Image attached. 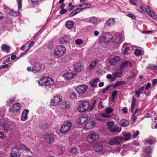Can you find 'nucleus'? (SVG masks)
<instances>
[{"label":"nucleus","instance_id":"f257e3e1","mask_svg":"<svg viewBox=\"0 0 157 157\" xmlns=\"http://www.w3.org/2000/svg\"><path fill=\"white\" fill-rule=\"evenodd\" d=\"M66 52L65 47L63 45H59L55 49L53 54L55 57L58 58L63 56Z\"/></svg>","mask_w":157,"mask_h":157},{"label":"nucleus","instance_id":"f03ea898","mask_svg":"<svg viewBox=\"0 0 157 157\" xmlns=\"http://www.w3.org/2000/svg\"><path fill=\"white\" fill-rule=\"evenodd\" d=\"M123 38L121 35L118 33H117L115 35V37L113 38V35L109 33V41L112 40V43L113 44H118L121 42L123 40Z\"/></svg>","mask_w":157,"mask_h":157},{"label":"nucleus","instance_id":"7ed1b4c3","mask_svg":"<svg viewBox=\"0 0 157 157\" xmlns=\"http://www.w3.org/2000/svg\"><path fill=\"white\" fill-rule=\"evenodd\" d=\"M39 84L41 86H50L54 83V81L52 79L50 78H46L44 77L41 78L38 82Z\"/></svg>","mask_w":157,"mask_h":157},{"label":"nucleus","instance_id":"20e7f679","mask_svg":"<svg viewBox=\"0 0 157 157\" xmlns=\"http://www.w3.org/2000/svg\"><path fill=\"white\" fill-rule=\"evenodd\" d=\"M99 136L98 134L93 131L90 132V134L87 137V140L89 142H94L99 138Z\"/></svg>","mask_w":157,"mask_h":157},{"label":"nucleus","instance_id":"39448f33","mask_svg":"<svg viewBox=\"0 0 157 157\" xmlns=\"http://www.w3.org/2000/svg\"><path fill=\"white\" fill-rule=\"evenodd\" d=\"M71 124L70 122H65L62 125L60 130V132L64 134L68 132L71 128Z\"/></svg>","mask_w":157,"mask_h":157},{"label":"nucleus","instance_id":"423d86ee","mask_svg":"<svg viewBox=\"0 0 157 157\" xmlns=\"http://www.w3.org/2000/svg\"><path fill=\"white\" fill-rule=\"evenodd\" d=\"M44 138L48 144H51L54 142L56 138V136L53 133H46L44 136Z\"/></svg>","mask_w":157,"mask_h":157},{"label":"nucleus","instance_id":"0eeeda50","mask_svg":"<svg viewBox=\"0 0 157 157\" xmlns=\"http://www.w3.org/2000/svg\"><path fill=\"white\" fill-rule=\"evenodd\" d=\"M62 97L60 96H54L50 101L51 105L54 106L59 104L62 100Z\"/></svg>","mask_w":157,"mask_h":157},{"label":"nucleus","instance_id":"6e6552de","mask_svg":"<svg viewBox=\"0 0 157 157\" xmlns=\"http://www.w3.org/2000/svg\"><path fill=\"white\" fill-rule=\"evenodd\" d=\"M152 148L151 146H147L143 151L141 157H151L150 154L152 153Z\"/></svg>","mask_w":157,"mask_h":157},{"label":"nucleus","instance_id":"1a4fd4ad","mask_svg":"<svg viewBox=\"0 0 157 157\" xmlns=\"http://www.w3.org/2000/svg\"><path fill=\"white\" fill-rule=\"evenodd\" d=\"M123 139L122 137L118 136L111 140L109 142V144L110 145L119 144L122 141Z\"/></svg>","mask_w":157,"mask_h":157},{"label":"nucleus","instance_id":"9d476101","mask_svg":"<svg viewBox=\"0 0 157 157\" xmlns=\"http://www.w3.org/2000/svg\"><path fill=\"white\" fill-rule=\"evenodd\" d=\"M122 73V71L121 70L117 71L116 73L114 72L113 74L112 75L109 74V79H110L111 81H113L116 80L117 76H121Z\"/></svg>","mask_w":157,"mask_h":157},{"label":"nucleus","instance_id":"9b49d317","mask_svg":"<svg viewBox=\"0 0 157 157\" xmlns=\"http://www.w3.org/2000/svg\"><path fill=\"white\" fill-rule=\"evenodd\" d=\"M20 104L19 103H15L13 106L10 107L9 111L10 112H16L20 109Z\"/></svg>","mask_w":157,"mask_h":157},{"label":"nucleus","instance_id":"f8f14e48","mask_svg":"<svg viewBox=\"0 0 157 157\" xmlns=\"http://www.w3.org/2000/svg\"><path fill=\"white\" fill-rule=\"evenodd\" d=\"M88 88L87 85H84L78 86L76 89V90L79 94H82L85 92Z\"/></svg>","mask_w":157,"mask_h":157},{"label":"nucleus","instance_id":"ddd939ff","mask_svg":"<svg viewBox=\"0 0 157 157\" xmlns=\"http://www.w3.org/2000/svg\"><path fill=\"white\" fill-rule=\"evenodd\" d=\"M42 64L39 62H36L33 65V72L36 73L42 68Z\"/></svg>","mask_w":157,"mask_h":157},{"label":"nucleus","instance_id":"4468645a","mask_svg":"<svg viewBox=\"0 0 157 157\" xmlns=\"http://www.w3.org/2000/svg\"><path fill=\"white\" fill-rule=\"evenodd\" d=\"M121 128L119 127L117 125H116L113 127H112L109 128V130L112 133H115L117 135L118 133L120 132L121 131Z\"/></svg>","mask_w":157,"mask_h":157},{"label":"nucleus","instance_id":"2eb2a0df","mask_svg":"<svg viewBox=\"0 0 157 157\" xmlns=\"http://www.w3.org/2000/svg\"><path fill=\"white\" fill-rule=\"evenodd\" d=\"M19 148L17 147L13 148L11 152V157H20V155L19 153Z\"/></svg>","mask_w":157,"mask_h":157},{"label":"nucleus","instance_id":"dca6fc26","mask_svg":"<svg viewBox=\"0 0 157 157\" xmlns=\"http://www.w3.org/2000/svg\"><path fill=\"white\" fill-rule=\"evenodd\" d=\"M29 110L28 109H25L23 111L21 117L22 121H25L28 119V115Z\"/></svg>","mask_w":157,"mask_h":157},{"label":"nucleus","instance_id":"f3484780","mask_svg":"<svg viewBox=\"0 0 157 157\" xmlns=\"http://www.w3.org/2000/svg\"><path fill=\"white\" fill-rule=\"evenodd\" d=\"M64 77L66 79L68 80L73 78L75 76V74L71 72H67L65 74L63 75Z\"/></svg>","mask_w":157,"mask_h":157},{"label":"nucleus","instance_id":"a211bd4d","mask_svg":"<svg viewBox=\"0 0 157 157\" xmlns=\"http://www.w3.org/2000/svg\"><path fill=\"white\" fill-rule=\"evenodd\" d=\"M107 33H103L102 34L101 37L99 39V42L101 43L103 42L105 43H107L108 42V40L107 38Z\"/></svg>","mask_w":157,"mask_h":157},{"label":"nucleus","instance_id":"6ab92c4d","mask_svg":"<svg viewBox=\"0 0 157 157\" xmlns=\"http://www.w3.org/2000/svg\"><path fill=\"white\" fill-rule=\"evenodd\" d=\"M120 59V57L119 56H115L109 60V62L112 66L115 65L116 63L119 61Z\"/></svg>","mask_w":157,"mask_h":157},{"label":"nucleus","instance_id":"aec40b11","mask_svg":"<svg viewBox=\"0 0 157 157\" xmlns=\"http://www.w3.org/2000/svg\"><path fill=\"white\" fill-rule=\"evenodd\" d=\"M83 67L82 65L79 63H77L75 65L74 68L75 71L76 72L81 71Z\"/></svg>","mask_w":157,"mask_h":157},{"label":"nucleus","instance_id":"412c9836","mask_svg":"<svg viewBox=\"0 0 157 157\" xmlns=\"http://www.w3.org/2000/svg\"><path fill=\"white\" fill-rule=\"evenodd\" d=\"M129 124V121L127 120L122 119L120 121V125L123 127L127 126Z\"/></svg>","mask_w":157,"mask_h":157},{"label":"nucleus","instance_id":"4be33fe9","mask_svg":"<svg viewBox=\"0 0 157 157\" xmlns=\"http://www.w3.org/2000/svg\"><path fill=\"white\" fill-rule=\"evenodd\" d=\"M98 62L99 60L98 59L95 60L89 65L87 68V69L88 70H90L94 68L95 67L96 64L98 63Z\"/></svg>","mask_w":157,"mask_h":157},{"label":"nucleus","instance_id":"5701e85b","mask_svg":"<svg viewBox=\"0 0 157 157\" xmlns=\"http://www.w3.org/2000/svg\"><path fill=\"white\" fill-rule=\"evenodd\" d=\"M66 27L68 29L72 28L74 25V22L72 21H68L65 24Z\"/></svg>","mask_w":157,"mask_h":157},{"label":"nucleus","instance_id":"b1692460","mask_svg":"<svg viewBox=\"0 0 157 157\" xmlns=\"http://www.w3.org/2000/svg\"><path fill=\"white\" fill-rule=\"evenodd\" d=\"M100 81L99 78H97L94 79L93 81H91L90 82V85L92 87H95L97 86V83Z\"/></svg>","mask_w":157,"mask_h":157},{"label":"nucleus","instance_id":"393cba45","mask_svg":"<svg viewBox=\"0 0 157 157\" xmlns=\"http://www.w3.org/2000/svg\"><path fill=\"white\" fill-rule=\"evenodd\" d=\"M1 48L3 51L8 53L9 52L10 49V47L6 44H3L1 46Z\"/></svg>","mask_w":157,"mask_h":157},{"label":"nucleus","instance_id":"a878e982","mask_svg":"<svg viewBox=\"0 0 157 157\" xmlns=\"http://www.w3.org/2000/svg\"><path fill=\"white\" fill-rule=\"evenodd\" d=\"M94 149L96 152L101 151L103 149L102 146L98 144H96L94 146Z\"/></svg>","mask_w":157,"mask_h":157},{"label":"nucleus","instance_id":"bb28decb","mask_svg":"<svg viewBox=\"0 0 157 157\" xmlns=\"http://www.w3.org/2000/svg\"><path fill=\"white\" fill-rule=\"evenodd\" d=\"M101 117L103 118L108 117V107H107L104 110L100 112Z\"/></svg>","mask_w":157,"mask_h":157},{"label":"nucleus","instance_id":"cd10ccee","mask_svg":"<svg viewBox=\"0 0 157 157\" xmlns=\"http://www.w3.org/2000/svg\"><path fill=\"white\" fill-rule=\"evenodd\" d=\"M144 90V86H142L139 89L136 90V94L137 97H140V95L142 93Z\"/></svg>","mask_w":157,"mask_h":157},{"label":"nucleus","instance_id":"c85d7f7f","mask_svg":"<svg viewBox=\"0 0 157 157\" xmlns=\"http://www.w3.org/2000/svg\"><path fill=\"white\" fill-rule=\"evenodd\" d=\"M140 11L142 13H147V12L149 10V6H146L144 7V6H141L140 7Z\"/></svg>","mask_w":157,"mask_h":157},{"label":"nucleus","instance_id":"c756f323","mask_svg":"<svg viewBox=\"0 0 157 157\" xmlns=\"http://www.w3.org/2000/svg\"><path fill=\"white\" fill-rule=\"evenodd\" d=\"M132 64L131 63L128 61H126L124 62V63H122L121 66V69H124L126 67H131L132 66Z\"/></svg>","mask_w":157,"mask_h":157},{"label":"nucleus","instance_id":"7c9ffc66","mask_svg":"<svg viewBox=\"0 0 157 157\" xmlns=\"http://www.w3.org/2000/svg\"><path fill=\"white\" fill-rule=\"evenodd\" d=\"M87 120V119L86 117L81 116L78 119V123L80 124H82L85 123Z\"/></svg>","mask_w":157,"mask_h":157},{"label":"nucleus","instance_id":"2f4dec72","mask_svg":"<svg viewBox=\"0 0 157 157\" xmlns=\"http://www.w3.org/2000/svg\"><path fill=\"white\" fill-rule=\"evenodd\" d=\"M3 128L5 132H7L9 128V125L8 123L4 121L2 122Z\"/></svg>","mask_w":157,"mask_h":157},{"label":"nucleus","instance_id":"473e14b6","mask_svg":"<svg viewBox=\"0 0 157 157\" xmlns=\"http://www.w3.org/2000/svg\"><path fill=\"white\" fill-rule=\"evenodd\" d=\"M82 104V107L84 108L86 111L88 109L90 106V102L87 101L83 102Z\"/></svg>","mask_w":157,"mask_h":157},{"label":"nucleus","instance_id":"72a5a7b5","mask_svg":"<svg viewBox=\"0 0 157 157\" xmlns=\"http://www.w3.org/2000/svg\"><path fill=\"white\" fill-rule=\"evenodd\" d=\"M68 41L67 36L63 37L59 40V42L60 44H64L67 43Z\"/></svg>","mask_w":157,"mask_h":157},{"label":"nucleus","instance_id":"f704fd0d","mask_svg":"<svg viewBox=\"0 0 157 157\" xmlns=\"http://www.w3.org/2000/svg\"><path fill=\"white\" fill-rule=\"evenodd\" d=\"M124 138L125 140H128L131 136V134L129 132H124L123 133Z\"/></svg>","mask_w":157,"mask_h":157},{"label":"nucleus","instance_id":"c9c22d12","mask_svg":"<svg viewBox=\"0 0 157 157\" xmlns=\"http://www.w3.org/2000/svg\"><path fill=\"white\" fill-rule=\"evenodd\" d=\"M115 22L116 21L114 18H112L109 19V26H113L115 24Z\"/></svg>","mask_w":157,"mask_h":157},{"label":"nucleus","instance_id":"e433bc0d","mask_svg":"<svg viewBox=\"0 0 157 157\" xmlns=\"http://www.w3.org/2000/svg\"><path fill=\"white\" fill-rule=\"evenodd\" d=\"M70 98L72 99H76L77 98V96L75 92L71 91L70 94Z\"/></svg>","mask_w":157,"mask_h":157},{"label":"nucleus","instance_id":"4c0bfd02","mask_svg":"<svg viewBox=\"0 0 157 157\" xmlns=\"http://www.w3.org/2000/svg\"><path fill=\"white\" fill-rule=\"evenodd\" d=\"M147 13L148 14L150 17L153 19H155V13L154 12L152 11H151L149 10H148L147 12Z\"/></svg>","mask_w":157,"mask_h":157},{"label":"nucleus","instance_id":"58836bf2","mask_svg":"<svg viewBox=\"0 0 157 157\" xmlns=\"http://www.w3.org/2000/svg\"><path fill=\"white\" fill-rule=\"evenodd\" d=\"M147 68L151 70H157V65H149L147 67Z\"/></svg>","mask_w":157,"mask_h":157},{"label":"nucleus","instance_id":"ea45409f","mask_svg":"<svg viewBox=\"0 0 157 157\" xmlns=\"http://www.w3.org/2000/svg\"><path fill=\"white\" fill-rule=\"evenodd\" d=\"M125 83V82L124 81H118L116 82L114 85L113 86V88H115L117 86H119L121 85L124 84Z\"/></svg>","mask_w":157,"mask_h":157},{"label":"nucleus","instance_id":"a19ab883","mask_svg":"<svg viewBox=\"0 0 157 157\" xmlns=\"http://www.w3.org/2000/svg\"><path fill=\"white\" fill-rule=\"evenodd\" d=\"M95 116V118L97 120H99L101 121H102L103 120V119L102 118V117H101L100 113L98 114H96Z\"/></svg>","mask_w":157,"mask_h":157},{"label":"nucleus","instance_id":"79ce46f5","mask_svg":"<svg viewBox=\"0 0 157 157\" xmlns=\"http://www.w3.org/2000/svg\"><path fill=\"white\" fill-rule=\"evenodd\" d=\"M97 18L94 17H92L89 19V22L93 24H95L97 22Z\"/></svg>","mask_w":157,"mask_h":157},{"label":"nucleus","instance_id":"37998d69","mask_svg":"<svg viewBox=\"0 0 157 157\" xmlns=\"http://www.w3.org/2000/svg\"><path fill=\"white\" fill-rule=\"evenodd\" d=\"M61 105L62 106V109H65L69 107V104H68L67 102H63L61 103Z\"/></svg>","mask_w":157,"mask_h":157},{"label":"nucleus","instance_id":"c03bdc74","mask_svg":"<svg viewBox=\"0 0 157 157\" xmlns=\"http://www.w3.org/2000/svg\"><path fill=\"white\" fill-rule=\"evenodd\" d=\"M117 93L118 91L116 90H115L112 92V100L113 102L114 101L115 96L117 95Z\"/></svg>","mask_w":157,"mask_h":157},{"label":"nucleus","instance_id":"a18cd8bd","mask_svg":"<svg viewBox=\"0 0 157 157\" xmlns=\"http://www.w3.org/2000/svg\"><path fill=\"white\" fill-rule=\"evenodd\" d=\"M71 152L73 154L76 155L78 152V150L77 148L73 147L71 149Z\"/></svg>","mask_w":157,"mask_h":157},{"label":"nucleus","instance_id":"49530a36","mask_svg":"<svg viewBox=\"0 0 157 157\" xmlns=\"http://www.w3.org/2000/svg\"><path fill=\"white\" fill-rule=\"evenodd\" d=\"M82 104L80 105L78 108V110L81 112H83L86 111L84 108L82 107Z\"/></svg>","mask_w":157,"mask_h":157},{"label":"nucleus","instance_id":"de8ad7c7","mask_svg":"<svg viewBox=\"0 0 157 157\" xmlns=\"http://www.w3.org/2000/svg\"><path fill=\"white\" fill-rule=\"evenodd\" d=\"M142 51L139 49H136V50L134 54L135 55L138 56H140L142 53Z\"/></svg>","mask_w":157,"mask_h":157},{"label":"nucleus","instance_id":"09e8293b","mask_svg":"<svg viewBox=\"0 0 157 157\" xmlns=\"http://www.w3.org/2000/svg\"><path fill=\"white\" fill-rule=\"evenodd\" d=\"M146 142L150 144H153L154 143V138L153 137L149 138L146 140Z\"/></svg>","mask_w":157,"mask_h":157},{"label":"nucleus","instance_id":"8fccbe9b","mask_svg":"<svg viewBox=\"0 0 157 157\" xmlns=\"http://www.w3.org/2000/svg\"><path fill=\"white\" fill-rule=\"evenodd\" d=\"M113 110V109L109 107V117L112 116L113 115V113H111Z\"/></svg>","mask_w":157,"mask_h":157},{"label":"nucleus","instance_id":"3c124183","mask_svg":"<svg viewBox=\"0 0 157 157\" xmlns=\"http://www.w3.org/2000/svg\"><path fill=\"white\" fill-rule=\"evenodd\" d=\"M48 127V124L45 123L42 124L41 126V128L43 130H46Z\"/></svg>","mask_w":157,"mask_h":157},{"label":"nucleus","instance_id":"603ef678","mask_svg":"<svg viewBox=\"0 0 157 157\" xmlns=\"http://www.w3.org/2000/svg\"><path fill=\"white\" fill-rule=\"evenodd\" d=\"M91 5L90 4L87 3H83V6L82 7V10L85 9L89 8L90 7Z\"/></svg>","mask_w":157,"mask_h":157},{"label":"nucleus","instance_id":"864d4df0","mask_svg":"<svg viewBox=\"0 0 157 157\" xmlns=\"http://www.w3.org/2000/svg\"><path fill=\"white\" fill-rule=\"evenodd\" d=\"M19 13L17 12H14V11H11L9 13V14L10 15L15 17V16H18L19 15Z\"/></svg>","mask_w":157,"mask_h":157},{"label":"nucleus","instance_id":"5fc2aeb1","mask_svg":"<svg viewBox=\"0 0 157 157\" xmlns=\"http://www.w3.org/2000/svg\"><path fill=\"white\" fill-rule=\"evenodd\" d=\"M90 125H92V126H90V127L91 128H93L95 126V122H94L93 121H90V122L87 123L86 126H87V125L88 126Z\"/></svg>","mask_w":157,"mask_h":157},{"label":"nucleus","instance_id":"6e6d98bb","mask_svg":"<svg viewBox=\"0 0 157 157\" xmlns=\"http://www.w3.org/2000/svg\"><path fill=\"white\" fill-rule=\"evenodd\" d=\"M18 6V9H20L22 6V1L21 0H17Z\"/></svg>","mask_w":157,"mask_h":157},{"label":"nucleus","instance_id":"4d7b16f0","mask_svg":"<svg viewBox=\"0 0 157 157\" xmlns=\"http://www.w3.org/2000/svg\"><path fill=\"white\" fill-rule=\"evenodd\" d=\"M49 50H51L53 48V45L51 43H49L47 47Z\"/></svg>","mask_w":157,"mask_h":157},{"label":"nucleus","instance_id":"13d9d810","mask_svg":"<svg viewBox=\"0 0 157 157\" xmlns=\"http://www.w3.org/2000/svg\"><path fill=\"white\" fill-rule=\"evenodd\" d=\"M41 1V0H31L32 4H35L39 3Z\"/></svg>","mask_w":157,"mask_h":157},{"label":"nucleus","instance_id":"bf43d9fd","mask_svg":"<svg viewBox=\"0 0 157 157\" xmlns=\"http://www.w3.org/2000/svg\"><path fill=\"white\" fill-rule=\"evenodd\" d=\"M75 42L78 44H80L82 43L83 41L80 39H78L75 40Z\"/></svg>","mask_w":157,"mask_h":157},{"label":"nucleus","instance_id":"052dcab7","mask_svg":"<svg viewBox=\"0 0 157 157\" xmlns=\"http://www.w3.org/2000/svg\"><path fill=\"white\" fill-rule=\"evenodd\" d=\"M130 48L129 47H126L124 49L123 53L124 54H127Z\"/></svg>","mask_w":157,"mask_h":157},{"label":"nucleus","instance_id":"680f3d73","mask_svg":"<svg viewBox=\"0 0 157 157\" xmlns=\"http://www.w3.org/2000/svg\"><path fill=\"white\" fill-rule=\"evenodd\" d=\"M114 123L113 121H109V129L110 127L114 126Z\"/></svg>","mask_w":157,"mask_h":157},{"label":"nucleus","instance_id":"e2e57ef3","mask_svg":"<svg viewBox=\"0 0 157 157\" xmlns=\"http://www.w3.org/2000/svg\"><path fill=\"white\" fill-rule=\"evenodd\" d=\"M76 14L81 12L82 10V8H77L74 10Z\"/></svg>","mask_w":157,"mask_h":157},{"label":"nucleus","instance_id":"0e129e2a","mask_svg":"<svg viewBox=\"0 0 157 157\" xmlns=\"http://www.w3.org/2000/svg\"><path fill=\"white\" fill-rule=\"evenodd\" d=\"M75 13V11L74 10H73L69 14L68 16L69 17H72L75 15H76V13Z\"/></svg>","mask_w":157,"mask_h":157},{"label":"nucleus","instance_id":"69168bd1","mask_svg":"<svg viewBox=\"0 0 157 157\" xmlns=\"http://www.w3.org/2000/svg\"><path fill=\"white\" fill-rule=\"evenodd\" d=\"M131 119L133 122H134L137 119V117L135 116V113H133L132 114Z\"/></svg>","mask_w":157,"mask_h":157},{"label":"nucleus","instance_id":"338daca9","mask_svg":"<svg viewBox=\"0 0 157 157\" xmlns=\"http://www.w3.org/2000/svg\"><path fill=\"white\" fill-rule=\"evenodd\" d=\"M21 147L22 148V149L23 150H25L27 151H29V149L28 148L26 147L23 144L21 145Z\"/></svg>","mask_w":157,"mask_h":157},{"label":"nucleus","instance_id":"774afa93","mask_svg":"<svg viewBox=\"0 0 157 157\" xmlns=\"http://www.w3.org/2000/svg\"><path fill=\"white\" fill-rule=\"evenodd\" d=\"M140 132L139 131L137 130L135 132V134H134L132 135L133 137V138H136V136H137L139 134Z\"/></svg>","mask_w":157,"mask_h":157}]
</instances>
